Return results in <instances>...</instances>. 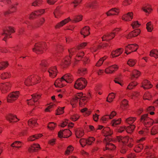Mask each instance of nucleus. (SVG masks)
<instances>
[{
    "label": "nucleus",
    "instance_id": "obj_11",
    "mask_svg": "<svg viewBox=\"0 0 158 158\" xmlns=\"http://www.w3.org/2000/svg\"><path fill=\"white\" fill-rule=\"evenodd\" d=\"M14 30L10 27H7L6 30H4L2 33V36L3 40L6 41V39L10 37V33L14 32Z\"/></svg>",
    "mask_w": 158,
    "mask_h": 158
},
{
    "label": "nucleus",
    "instance_id": "obj_60",
    "mask_svg": "<svg viewBox=\"0 0 158 158\" xmlns=\"http://www.w3.org/2000/svg\"><path fill=\"white\" fill-rule=\"evenodd\" d=\"M127 63L129 66H133L135 64V61L133 59H130L128 61Z\"/></svg>",
    "mask_w": 158,
    "mask_h": 158
},
{
    "label": "nucleus",
    "instance_id": "obj_35",
    "mask_svg": "<svg viewBox=\"0 0 158 158\" xmlns=\"http://www.w3.org/2000/svg\"><path fill=\"white\" fill-rule=\"evenodd\" d=\"M84 134L83 131L81 129H77L76 131V135L77 137L78 138L81 137Z\"/></svg>",
    "mask_w": 158,
    "mask_h": 158
},
{
    "label": "nucleus",
    "instance_id": "obj_45",
    "mask_svg": "<svg viewBox=\"0 0 158 158\" xmlns=\"http://www.w3.org/2000/svg\"><path fill=\"white\" fill-rule=\"evenodd\" d=\"M142 10L146 13L149 14L152 10L149 5L146 6L142 8Z\"/></svg>",
    "mask_w": 158,
    "mask_h": 158
},
{
    "label": "nucleus",
    "instance_id": "obj_9",
    "mask_svg": "<svg viewBox=\"0 0 158 158\" xmlns=\"http://www.w3.org/2000/svg\"><path fill=\"white\" fill-rule=\"evenodd\" d=\"M141 120L147 127H150L154 122L152 119L148 117V115L146 114L142 116Z\"/></svg>",
    "mask_w": 158,
    "mask_h": 158
},
{
    "label": "nucleus",
    "instance_id": "obj_4",
    "mask_svg": "<svg viewBox=\"0 0 158 158\" xmlns=\"http://www.w3.org/2000/svg\"><path fill=\"white\" fill-rule=\"evenodd\" d=\"M83 95L82 93H79L73 99L71 102V105L73 107H75V104L78 102L81 106H82L83 104H85L87 102V98L83 96Z\"/></svg>",
    "mask_w": 158,
    "mask_h": 158
},
{
    "label": "nucleus",
    "instance_id": "obj_15",
    "mask_svg": "<svg viewBox=\"0 0 158 158\" xmlns=\"http://www.w3.org/2000/svg\"><path fill=\"white\" fill-rule=\"evenodd\" d=\"M138 45L135 44H129L125 48V53L128 55L131 52L135 51L138 48Z\"/></svg>",
    "mask_w": 158,
    "mask_h": 158
},
{
    "label": "nucleus",
    "instance_id": "obj_47",
    "mask_svg": "<svg viewBox=\"0 0 158 158\" xmlns=\"http://www.w3.org/2000/svg\"><path fill=\"white\" fill-rule=\"evenodd\" d=\"M152 96L149 92H146L144 95L143 98L144 100H151Z\"/></svg>",
    "mask_w": 158,
    "mask_h": 158
},
{
    "label": "nucleus",
    "instance_id": "obj_21",
    "mask_svg": "<svg viewBox=\"0 0 158 158\" xmlns=\"http://www.w3.org/2000/svg\"><path fill=\"white\" fill-rule=\"evenodd\" d=\"M152 86V84L147 80H144L142 83V87L145 89L150 88Z\"/></svg>",
    "mask_w": 158,
    "mask_h": 158
},
{
    "label": "nucleus",
    "instance_id": "obj_57",
    "mask_svg": "<svg viewBox=\"0 0 158 158\" xmlns=\"http://www.w3.org/2000/svg\"><path fill=\"white\" fill-rule=\"evenodd\" d=\"M61 13L59 10V8H57L54 12V14L55 17L56 18H58V16Z\"/></svg>",
    "mask_w": 158,
    "mask_h": 158
},
{
    "label": "nucleus",
    "instance_id": "obj_52",
    "mask_svg": "<svg viewBox=\"0 0 158 158\" xmlns=\"http://www.w3.org/2000/svg\"><path fill=\"white\" fill-rule=\"evenodd\" d=\"M8 65L6 62H1L0 63V70H2L5 68Z\"/></svg>",
    "mask_w": 158,
    "mask_h": 158
},
{
    "label": "nucleus",
    "instance_id": "obj_31",
    "mask_svg": "<svg viewBox=\"0 0 158 158\" xmlns=\"http://www.w3.org/2000/svg\"><path fill=\"white\" fill-rule=\"evenodd\" d=\"M119 12V10L118 9L116 8H113L107 12L106 13L107 16H110V15H117Z\"/></svg>",
    "mask_w": 158,
    "mask_h": 158
},
{
    "label": "nucleus",
    "instance_id": "obj_23",
    "mask_svg": "<svg viewBox=\"0 0 158 158\" xmlns=\"http://www.w3.org/2000/svg\"><path fill=\"white\" fill-rule=\"evenodd\" d=\"M116 114L115 112L112 111L110 115H107L103 116L102 118V120L104 123L107 121L109 119L112 118Z\"/></svg>",
    "mask_w": 158,
    "mask_h": 158
},
{
    "label": "nucleus",
    "instance_id": "obj_40",
    "mask_svg": "<svg viewBox=\"0 0 158 158\" xmlns=\"http://www.w3.org/2000/svg\"><path fill=\"white\" fill-rule=\"evenodd\" d=\"M136 118L135 117H130L125 120V122L126 123L131 124L136 120Z\"/></svg>",
    "mask_w": 158,
    "mask_h": 158
},
{
    "label": "nucleus",
    "instance_id": "obj_26",
    "mask_svg": "<svg viewBox=\"0 0 158 158\" xmlns=\"http://www.w3.org/2000/svg\"><path fill=\"white\" fill-rule=\"evenodd\" d=\"M123 51V49L122 48H119L118 49L113 51L111 53V55L112 57H115L118 56Z\"/></svg>",
    "mask_w": 158,
    "mask_h": 158
},
{
    "label": "nucleus",
    "instance_id": "obj_19",
    "mask_svg": "<svg viewBox=\"0 0 158 158\" xmlns=\"http://www.w3.org/2000/svg\"><path fill=\"white\" fill-rule=\"evenodd\" d=\"M118 68V66L115 64L110 66L106 68L105 70L106 73H112Z\"/></svg>",
    "mask_w": 158,
    "mask_h": 158
},
{
    "label": "nucleus",
    "instance_id": "obj_38",
    "mask_svg": "<svg viewBox=\"0 0 158 158\" xmlns=\"http://www.w3.org/2000/svg\"><path fill=\"white\" fill-rule=\"evenodd\" d=\"M23 144L19 141H16L12 144L10 146L12 147H15L17 148H19L22 147Z\"/></svg>",
    "mask_w": 158,
    "mask_h": 158
},
{
    "label": "nucleus",
    "instance_id": "obj_63",
    "mask_svg": "<svg viewBox=\"0 0 158 158\" xmlns=\"http://www.w3.org/2000/svg\"><path fill=\"white\" fill-rule=\"evenodd\" d=\"M148 132L147 129H144L139 131V133L141 135H146Z\"/></svg>",
    "mask_w": 158,
    "mask_h": 158
},
{
    "label": "nucleus",
    "instance_id": "obj_3",
    "mask_svg": "<svg viewBox=\"0 0 158 158\" xmlns=\"http://www.w3.org/2000/svg\"><path fill=\"white\" fill-rule=\"evenodd\" d=\"M73 78L70 74L64 75L61 78L56 80L54 83L56 87H62L66 85L67 83H70L73 81Z\"/></svg>",
    "mask_w": 158,
    "mask_h": 158
},
{
    "label": "nucleus",
    "instance_id": "obj_12",
    "mask_svg": "<svg viewBox=\"0 0 158 158\" xmlns=\"http://www.w3.org/2000/svg\"><path fill=\"white\" fill-rule=\"evenodd\" d=\"M40 94H35L31 95V99L27 100L28 101V104L30 105H33L34 104L35 105H37V103L36 102L40 98Z\"/></svg>",
    "mask_w": 158,
    "mask_h": 158
},
{
    "label": "nucleus",
    "instance_id": "obj_33",
    "mask_svg": "<svg viewBox=\"0 0 158 158\" xmlns=\"http://www.w3.org/2000/svg\"><path fill=\"white\" fill-rule=\"evenodd\" d=\"M18 4L17 3H16L15 4H12L10 6V9L11 11H7L5 12H4V15H6L8 14H10L11 12H13L16 9V6Z\"/></svg>",
    "mask_w": 158,
    "mask_h": 158
},
{
    "label": "nucleus",
    "instance_id": "obj_56",
    "mask_svg": "<svg viewBox=\"0 0 158 158\" xmlns=\"http://www.w3.org/2000/svg\"><path fill=\"white\" fill-rule=\"evenodd\" d=\"M121 79V78L120 77L117 76L115 78L114 81L115 83L118 84L121 86H123V84L120 82Z\"/></svg>",
    "mask_w": 158,
    "mask_h": 158
},
{
    "label": "nucleus",
    "instance_id": "obj_37",
    "mask_svg": "<svg viewBox=\"0 0 158 158\" xmlns=\"http://www.w3.org/2000/svg\"><path fill=\"white\" fill-rule=\"evenodd\" d=\"M135 127L134 125H130L126 128V130L127 133H130L133 131Z\"/></svg>",
    "mask_w": 158,
    "mask_h": 158
},
{
    "label": "nucleus",
    "instance_id": "obj_27",
    "mask_svg": "<svg viewBox=\"0 0 158 158\" xmlns=\"http://www.w3.org/2000/svg\"><path fill=\"white\" fill-rule=\"evenodd\" d=\"M140 75L139 72L136 70H133L131 74V78L132 80H133L134 78L137 79Z\"/></svg>",
    "mask_w": 158,
    "mask_h": 158
},
{
    "label": "nucleus",
    "instance_id": "obj_51",
    "mask_svg": "<svg viewBox=\"0 0 158 158\" xmlns=\"http://www.w3.org/2000/svg\"><path fill=\"white\" fill-rule=\"evenodd\" d=\"M81 111L82 112L85 113V115L86 116L89 115L91 113V111L86 108L82 109Z\"/></svg>",
    "mask_w": 158,
    "mask_h": 158
},
{
    "label": "nucleus",
    "instance_id": "obj_30",
    "mask_svg": "<svg viewBox=\"0 0 158 158\" xmlns=\"http://www.w3.org/2000/svg\"><path fill=\"white\" fill-rule=\"evenodd\" d=\"M98 5L96 1H94L89 2H87L85 5V7L86 8H94Z\"/></svg>",
    "mask_w": 158,
    "mask_h": 158
},
{
    "label": "nucleus",
    "instance_id": "obj_46",
    "mask_svg": "<svg viewBox=\"0 0 158 158\" xmlns=\"http://www.w3.org/2000/svg\"><path fill=\"white\" fill-rule=\"evenodd\" d=\"M115 98V95L113 93H111L109 94L108 95V98L107 99V102H111L113 99Z\"/></svg>",
    "mask_w": 158,
    "mask_h": 158
},
{
    "label": "nucleus",
    "instance_id": "obj_8",
    "mask_svg": "<svg viewBox=\"0 0 158 158\" xmlns=\"http://www.w3.org/2000/svg\"><path fill=\"white\" fill-rule=\"evenodd\" d=\"M46 44L44 42H39L35 44L33 51L36 53H42L44 50Z\"/></svg>",
    "mask_w": 158,
    "mask_h": 158
},
{
    "label": "nucleus",
    "instance_id": "obj_54",
    "mask_svg": "<svg viewBox=\"0 0 158 158\" xmlns=\"http://www.w3.org/2000/svg\"><path fill=\"white\" fill-rule=\"evenodd\" d=\"M137 84V83L135 82H132L129 84L127 86V88L128 89H131L133 88V87L136 86Z\"/></svg>",
    "mask_w": 158,
    "mask_h": 158
},
{
    "label": "nucleus",
    "instance_id": "obj_14",
    "mask_svg": "<svg viewBox=\"0 0 158 158\" xmlns=\"http://www.w3.org/2000/svg\"><path fill=\"white\" fill-rule=\"evenodd\" d=\"M71 134V132L69 130L66 129L63 131L61 130L58 133V135L60 138H67L70 136Z\"/></svg>",
    "mask_w": 158,
    "mask_h": 158
},
{
    "label": "nucleus",
    "instance_id": "obj_61",
    "mask_svg": "<svg viewBox=\"0 0 158 158\" xmlns=\"http://www.w3.org/2000/svg\"><path fill=\"white\" fill-rule=\"evenodd\" d=\"M56 126V124L53 122H51L49 123L48 126V128L50 130L53 129Z\"/></svg>",
    "mask_w": 158,
    "mask_h": 158
},
{
    "label": "nucleus",
    "instance_id": "obj_36",
    "mask_svg": "<svg viewBox=\"0 0 158 158\" xmlns=\"http://www.w3.org/2000/svg\"><path fill=\"white\" fill-rule=\"evenodd\" d=\"M150 56L154 57L156 58H158V51L156 49L152 50L150 53Z\"/></svg>",
    "mask_w": 158,
    "mask_h": 158
},
{
    "label": "nucleus",
    "instance_id": "obj_43",
    "mask_svg": "<svg viewBox=\"0 0 158 158\" xmlns=\"http://www.w3.org/2000/svg\"><path fill=\"white\" fill-rule=\"evenodd\" d=\"M28 123L29 126L33 127L36 124V121L35 119H31L28 121Z\"/></svg>",
    "mask_w": 158,
    "mask_h": 158
},
{
    "label": "nucleus",
    "instance_id": "obj_28",
    "mask_svg": "<svg viewBox=\"0 0 158 158\" xmlns=\"http://www.w3.org/2000/svg\"><path fill=\"white\" fill-rule=\"evenodd\" d=\"M89 28L88 26L84 27L81 31V33L83 35L84 37L88 35L89 34Z\"/></svg>",
    "mask_w": 158,
    "mask_h": 158
},
{
    "label": "nucleus",
    "instance_id": "obj_39",
    "mask_svg": "<svg viewBox=\"0 0 158 158\" xmlns=\"http://www.w3.org/2000/svg\"><path fill=\"white\" fill-rule=\"evenodd\" d=\"M42 135L41 134H37L33 135L30 136L28 139V140L30 141H33L36 139H38L39 138L41 137Z\"/></svg>",
    "mask_w": 158,
    "mask_h": 158
},
{
    "label": "nucleus",
    "instance_id": "obj_29",
    "mask_svg": "<svg viewBox=\"0 0 158 158\" xmlns=\"http://www.w3.org/2000/svg\"><path fill=\"white\" fill-rule=\"evenodd\" d=\"M71 20V19L69 17L66 19L61 21L59 23L56 25V27L59 28L61 27L64 26V25L68 23L69 21Z\"/></svg>",
    "mask_w": 158,
    "mask_h": 158
},
{
    "label": "nucleus",
    "instance_id": "obj_62",
    "mask_svg": "<svg viewBox=\"0 0 158 158\" xmlns=\"http://www.w3.org/2000/svg\"><path fill=\"white\" fill-rule=\"evenodd\" d=\"M140 25V24L137 21H134L131 24V26L133 28L139 27Z\"/></svg>",
    "mask_w": 158,
    "mask_h": 158
},
{
    "label": "nucleus",
    "instance_id": "obj_6",
    "mask_svg": "<svg viewBox=\"0 0 158 158\" xmlns=\"http://www.w3.org/2000/svg\"><path fill=\"white\" fill-rule=\"evenodd\" d=\"M40 77L38 75L34 74L28 77L24 81L25 84L27 86L31 85L38 83L40 81Z\"/></svg>",
    "mask_w": 158,
    "mask_h": 158
},
{
    "label": "nucleus",
    "instance_id": "obj_5",
    "mask_svg": "<svg viewBox=\"0 0 158 158\" xmlns=\"http://www.w3.org/2000/svg\"><path fill=\"white\" fill-rule=\"evenodd\" d=\"M133 141L132 139H129L127 136L123 137L121 136L117 137V141L120 145H127L128 147H132V144L131 143Z\"/></svg>",
    "mask_w": 158,
    "mask_h": 158
},
{
    "label": "nucleus",
    "instance_id": "obj_59",
    "mask_svg": "<svg viewBox=\"0 0 158 158\" xmlns=\"http://www.w3.org/2000/svg\"><path fill=\"white\" fill-rule=\"evenodd\" d=\"M106 57L105 58V57L101 58L97 63L96 65L97 66H101L103 62L106 59Z\"/></svg>",
    "mask_w": 158,
    "mask_h": 158
},
{
    "label": "nucleus",
    "instance_id": "obj_10",
    "mask_svg": "<svg viewBox=\"0 0 158 158\" xmlns=\"http://www.w3.org/2000/svg\"><path fill=\"white\" fill-rule=\"evenodd\" d=\"M95 141V138L93 137H89L87 139H81L80 140V143L82 147L86 145H90L94 141Z\"/></svg>",
    "mask_w": 158,
    "mask_h": 158
},
{
    "label": "nucleus",
    "instance_id": "obj_50",
    "mask_svg": "<svg viewBox=\"0 0 158 158\" xmlns=\"http://www.w3.org/2000/svg\"><path fill=\"white\" fill-rule=\"evenodd\" d=\"M158 133V127L155 126L153 127L151 130V134L154 135Z\"/></svg>",
    "mask_w": 158,
    "mask_h": 158
},
{
    "label": "nucleus",
    "instance_id": "obj_1",
    "mask_svg": "<svg viewBox=\"0 0 158 158\" xmlns=\"http://www.w3.org/2000/svg\"><path fill=\"white\" fill-rule=\"evenodd\" d=\"M78 48H72L68 50L69 56L66 57L62 61V65L64 67L69 65L70 63V59L72 56L74 59L79 60L84 55V53L81 51H79Z\"/></svg>",
    "mask_w": 158,
    "mask_h": 158
},
{
    "label": "nucleus",
    "instance_id": "obj_13",
    "mask_svg": "<svg viewBox=\"0 0 158 158\" xmlns=\"http://www.w3.org/2000/svg\"><path fill=\"white\" fill-rule=\"evenodd\" d=\"M119 30V29L117 28L114 30L113 32L109 33H107L106 35H104L102 37L101 39L102 40L108 41L113 39L115 36L116 32Z\"/></svg>",
    "mask_w": 158,
    "mask_h": 158
},
{
    "label": "nucleus",
    "instance_id": "obj_32",
    "mask_svg": "<svg viewBox=\"0 0 158 158\" xmlns=\"http://www.w3.org/2000/svg\"><path fill=\"white\" fill-rule=\"evenodd\" d=\"M48 63L45 60L41 61L40 64V68L43 71H44L47 67Z\"/></svg>",
    "mask_w": 158,
    "mask_h": 158
},
{
    "label": "nucleus",
    "instance_id": "obj_22",
    "mask_svg": "<svg viewBox=\"0 0 158 158\" xmlns=\"http://www.w3.org/2000/svg\"><path fill=\"white\" fill-rule=\"evenodd\" d=\"M6 119L10 122H16L19 119L15 115L9 114L6 116Z\"/></svg>",
    "mask_w": 158,
    "mask_h": 158
},
{
    "label": "nucleus",
    "instance_id": "obj_49",
    "mask_svg": "<svg viewBox=\"0 0 158 158\" xmlns=\"http://www.w3.org/2000/svg\"><path fill=\"white\" fill-rule=\"evenodd\" d=\"M64 107H59L58 109L56 110V114L60 115L63 114L64 112Z\"/></svg>",
    "mask_w": 158,
    "mask_h": 158
},
{
    "label": "nucleus",
    "instance_id": "obj_44",
    "mask_svg": "<svg viewBox=\"0 0 158 158\" xmlns=\"http://www.w3.org/2000/svg\"><path fill=\"white\" fill-rule=\"evenodd\" d=\"M128 101L126 99H124L122 102L121 107L123 109H125L128 106Z\"/></svg>",
    "mask_w": 158,
    "mask_h": 158
},
{
    "label": "nucleus",
    "instance_id": "obj_64",
    "mask_svg": "<svg viewBox=\"0 0 158 158\" xmlns=\"http://www.w3.org/2000/svg\"><path fill=\"white\" fill-rule=\"evenodd\" d=\"M136 157V155L134 153L131 152L127 156V158H135Z\"/></svg>",
    "mask_w": 158,
    "mask_h": 158
},
{
    "label": "nucleus",
    "instance_id": "obj_24",
    "mask_svg": "<svg viewBox=\"0 0 158 158\" xmlns=\"http://www.w3.org/2000/svg\"><path fill=\"white\" fill-rule=\"evenodd\" d=\"M140 31L139 29H137L131 32L126 37L127 39H130L132 37H135L138 35L140 33Z\"/></svg>",
    "mask_w": 158,
    "mask_h": 158
},
{
    "label": "nucleus",
    "instance_id": "obj_53",
    "mask_svg": "<svg viewBox=\"0 0 158 158\" xmlns=\"http://www.w3.org/2000/svg\"><path fill=\"white\" fill-rule=\"evenodd\" d=\"M145 156L146 158H156L153 153L149 152H146Z\"/></svg>",
    "mask_w": 158,
    "mask_h": 158
},
{
    "label": "nucleus",
    "instance_id": "obj_16",
    "mask_svg": "<svg viewBox=\"0 0 158 158\" xmlns=\"http://www.w3.org/2000/svg\"><path fill=\"white\" fill-rule=\"evenodd\" d=\"M19 93L18 91L13 92L10 94L7 98L8 102H11L13 101L16 100L18 97Z\"/></svg>",
    "mask_w": 158,
    "mask_h": 158
},
{
    "label": "nucleus",
    "instance_id": "obj_25",
    "mask_svg": "<svg viewBox=\"0 0 158 158\" xmlns=\"http://www.w3.org/2000/svg\"><path fill=\"white\" fill-rule=\"evenodd\" d=\"M133 14L132 12H129L123 16L122 18L123 20L125 21H130L132 19Z\"/></svg>",
    "mask_w": 158,
    "mask_h": 158
},
{
    "label": "nucleus",
    "instance_id": "obj_17",
    "mask_svg": "<svg viewBox=\"0 0 158 158\" xmlns=\"http://www.w3.org/2000/svg\"><path fill=\"white\" fill-rule=\"evenodd\" d=\"M10 87V84L8 82L0 84V89L2 93H5L9 90Z\"/></svg>",
    "mask_w": 158,
    "mask_h": 158
},
{
    "label": "nucleus",
    "instance_id": "obj_42",
    "mask_svg": "<svg viewBox=\"0 0 158 158\" xmlns=\"http://www.w3.org/2000/svg\"><path fill=\"white\" fill-rule=\"evenodd\" d=\"M82 19V16L80 15L78 16H73L72 22H78L81 21Z\"/></svg>",
    "mask_w": 158,
    "mask_h": 158
},
{
    "label": "nucleus",
    "instance_id": "obj_41",
    "mask_svg": "<svg viewBox=\"0 0 158 158\" xmlns=\"http://www.w3.org/2000/svg\"><path fill=\"white\" fill-rule=\"evenodd\" d=\"M121 122V119L119 118L118 119H114L112 120L111 124L113 126H115L120 124Z\"/></svg>",
    "mask_w": 158,
    "mask_h": 158
},
{
    "label": "nucleus",
    "instance_id": "obj_18",
    "mask_svg": "<svg viewBox=\"0 0 158 158\" xmlns=\"http://www.w3.org/2000/svg\"><path fill=\"white\" fill-rule=\"evenodd\" d=\"M49 76L52 78L55 77L57 73V70L56 66H53L48 69Z\"/></svg>",
    "mask_w": 158,
    "mask_h": 158
},
{
    "label": "nucleus",
    "instance_id": "obj_55",
    "mask_svg": "<svg viewBox=\"0 0 158 158\" xmlns=\"http://www.w3.org/2000/svg\"><path fill=\"white\" fill-rule=\"evenodd\" d=\"M10 75L8 72H4L2 74L1 77L2 79H5L9 78Z\"/></svg>",
    "mask_w": 158,
    "mask_h": 158
},
{
    "label": "nucleus",
    "instance_id": "obj_7",
    "mask_svg": "<svg viewBox=\"0 0 158 158\" xmlns=\"http://www.w3.org/2000/svg\"><path fill=\"white\" fill-rule=\"evenodd\" d=\"M87 83V81L85 78H79L75 82L74 87L77 89H83L85 87Z\"/></svg>",
    "mask_w": 158,
    "mask_h": 158
},
{
    "label": "nucleus",
    "instance_id": "obj_2",
    "mask_svg": "<svg viewBox=\"0 0 158 158\" xmlns=\"http://www.w3.org/2000/svg\"><path fill=\"white\" fill-rule=\"evenodd\" d=\"M103 127V126L100 125L98 126V129L101 130L103 128L102 132L105 136L104 139L103 140V142L106 145V147L105 148H110L109 147H110V146L115 147L116 148L117 147L115 146L114 144L112 143H109V142H111L112 140L111 136L113 134V131L109 127Z\"/></svg>",
    "mask_w": 158,
    "mask_h": 158
},
{
    "label": "nucleus",
    "instance_id": "obj_58",
    "mask_svg": "<svg viewBox=\"0 0 158 158\" xmlns=\"http://www.w3.org/2000/svg\"><path fill=\"white\" fill-rule=\"evenodd\" d=\"M42 0H36L32 3V6H38L42 2Z\"/></svg>",
    "mask_w": 158,
    "mask_h": 158
},
{
    "label": "nucleus",
    "instance_id": "obj_48",
    "mask_svg": "<svg viewBox=\"0 0 158 158\" xmlns=\"http://www.w3.org/2000/svg\"><path fill=\"white\" fill-rule=\"evenodd\" d=\"M146 28L149 32H152L153 29V26L151 22H149L146 24Z\"/></svg>",
    "mask_w": 158,
    "mask_h": 158
},
{
    "label": "nucleus",
    "instance_id": "obj_34",
    "mask_svg": "<svg viewBox=\"0 0 158 158\" xmlns=\"http://www.w3.org/2000/svg\"><path fill=\"white\" fill-rule=\"evenodd\" d=\"M67 125L72 127L73 126V123H69V121L68 120H65L60 124V126L62 127H64Z\"/></svg>",
    "mask_w": 158,
    "mask_h": 158
},
{
    "label": "nucleus",
    "instance_id": "obj_20",
    "mask_svg": "<svg viewBox=\"0 0 158 158\" xmlns=\"http://www.w3.org/2000/svg\"><path fill=\"white\" fill-rule=\"evenodd\" d=\"M44 12V10H40L35 11L34 12L32 13L30 15V19H33L36 17L43 14Z\"/></svg>",
    "mask_w": 158,
    "mask_h": 158
}]
</instances>
